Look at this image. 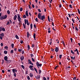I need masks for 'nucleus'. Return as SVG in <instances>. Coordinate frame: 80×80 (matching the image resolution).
Segmentation results:
<instances>
[{
	"mask_svg": "<svg viewBox=\"0 0 80 80\" xmlns=\"http://www.w3.org/2000/svg\"><path fill=\"white\" fill-rule=\"evenodd\" d=\"M20 59L21 60V61H23L24 59V57H23V56H22L21 57Z\"/></svg>",
	"mask_w": 80,
	"mask_h": 80,
	"instance_id": "nucleus-6",
	"label": "nucleus"
},
{
	"mask_svg": "<svg viewBox=\"0 0 80 80\" xmlns=\"http://www.w3.org/2000/svg\"><path fill=\"white\" fill-rule=\"evenodd\" d=\"M30 55L31 58H32V57H33V54H30Z\"/></svg>",
	"mask_w": 80,
	"mask_h": 80,
	"instance_id": "nucleus-36",
	"label": "nucleus"
},
{
	"mask_svg": "<svg viewBox=\"0 0 80 80\" xmlns=\"http://www.w3.org/2000/svg\"><path fill=\"white\" fill-rule=\"evenodd\" d=\"M28 49L27 50L28 51H29V50H30V45H28Z\"/></svg>",
	"mask_w": 80,
	"mask_h": 80,
	"instance_id": "nucleus-15",
	"label": "nucleus"
},
{
	"mask_svg": "<svg viewBox=\"0 0 80 80\" xmlns=\"http://www.w3.org/2000/svg\"><path fill=\"white\" fill-rule=\"evenodd\" d=\"M62 55H59V58L61 59L62 58Z\"/></svg>",
	"mask_w": 80,
	"mask_h": 80,
	"instance_id": "nucleus-44",
	"label": "nucleus"
},
{
	"mask_svg": "<svg viewBox=\"0 0 80 80\" xmlns=\"http://www.w3.org/2000/svg\"><path fill=\"white\" fill-rule=\"evenodd\" d=\"M75 29H76V30H77V31L78 30L77 27V26H76V27H75Z\"/></svg>",
	"mask_w": 80,
	"mask_h": 80,
	"instance_id": "nucleus-51",
	"label": "nucleus"
},
{
	"mask_svg": "<svg viewBox=\"0 0 80 80\" xmlns=\"http://www.w3.org/2000/svg\"><path fill=\"white\" fill-rule=\"evenodd\" d=\"M23 40H22L21 41H20V43L21 44H22L23 43Z\"/></svg>",
	"mask_w": 80,
	"mask_h": 80,
	"instance_id": "nucleus-62",
	"label": "nucleus"
},
{
	"mask_svg": "<svg viewBox=\"0 0 80 80\" xmlns=\"http://www.w3.org/2000/svg\"><path fill=\"white\" fill-rule=\"evenodd\" d=\"M74 52H77V53L78 55H79V52H78V49H76V50L74 51Z\"/></svg>",
	"mask_w": 80,
	"mask_h": 80,
	"instance_id": "nucleus-11",
	"label": "nucleus"
},
{
	"mask_svg": "<svg viewBox=\"0 0 80 80\" xmlns=\"http://www.w3.org/2000/svg\"><path fill=\"white\" fill-rule=\"evenodd\" d=\"M0 35H1L2 37H3L4 36V33L2 32L1 34H0Z\"/></svg>",
	"mask_w": 80,
	"mask_h": 80,
	"instance_id": "nucleus-19",
	"label": "nucleus"
},
{
	"mask_svg": "<svg viewBox=\"0 0 80 80\" xmlns=\"http://www.w3.org/2000/svg\"><path fill=\"white\" fill-rule=\"evenodd\" d=\"M77 10H78V12L79 14H80V9H78V8Z\"/></svg>",
	"mask_w": 80,
	"mask_h": 80,
	"instance_id": "nucleus-34",
	"label": "nucleus"
},
{
	"mask_svg": "<svg viewBox=\"0 0 80 80\" xmlns=\"http://www.w3.org/2000/svg\"><path fill=\"white\" fill-rule=\"evenodd\" d=\"M15 37L17 39H19V38H18V36L17 35H16Z\"/></svg>",
	"mask_w": 80,
	"mask_h": 80,
	"instance_id": "nucleus-28",
	"label": "nucleus"
},
{
	"mask_svg": "<svg viewBox=\"0 0 80 80\" xmlns=\"http://www.w3.org/2000/svg\"><path fill=\"white\" fill-rule=\"evenodd\" d=\"M20 12H22V11H23V8H21L20 9Z\"/></svg>",
	"mask_w": 80,
	"mask_h": 80,
	"instance_id": "nucleus-35",
	"label": "nucleus"
},
{
	"mask_svg": "<svg viewBox=\"0 0 80 80\" xmlns=\"http://www.w3.org/2000/svg\"><path fill=\"white\" fill-rule=\"evenodd\" d=\"M21 67L22 68H23V69H25V66H23V65H21Z\"/></svg>",
	"mask_w": 80,
	"mask_h": 80,
	"instance_id": "nucleus-31",
	"label": "nucleus"
},
{
	"mask_svg": "<svg viewBox=\"0 0 80 80\" xmlns=\"http://www.w3.org/2000/svg\"><path fill=\"white\" fill-rule=\"evenodd\" d=\"M31 47H32V48H33V47H34V44H32Z\"/></svg>",
	"mask_w": 80,
	"mask_h": 80,
	"instance_id": "nucleus-60",
	"label": "nucleus"
},
{
	"mask_svg": "<svg viewBox=\"0 0 80 80\" xmlns=\"http://www.w3.org/2000/svg\"><path fill=\"white\" fill-rule=\"evenodd\" d=\"M69 7L71 8H73V7H72V6L71 4L69 5Z\"/></svg>",
	"mask_w": 80,
	"mask_h": 80,
	"instance_id": "nucleus-50",
	"label": "nucleus"
},
{
	"mask_svg": "<svg viewBox=\"0 0 80 80\" xmlns=\"http://www.w3.org/2000/svg\"><path fill=\"white\" fill-rule=\"evenodd\" d=\"M25 74H28V71H25Z\"/></svg>",
	"mask_w": 80,
	"mask_h": 80,
	"instance_id": "nucleus-63",
	"label": "nucleus"
},
{
	"mask_svg": "<svg viewBox=\"0 0 80 80\" xmlns=\"http://www.w3.org/2000/svg\"><path fill=\"white\" fill-rule=\"evenodd\" d=\"M48 20L49 22H50V17H49V16H48Z\"/></svg>",
	"mask_w": 80,
	"mask_h": 80,
	"instance_id": "nucleus-33",
	"label": "nucleus"
},
{
	"mask_svg": "<svg viewBox=\"0 0 80 80\" xmlns=\"http://www.w3.org/2000/svg\"><path fill=\"white\" fill-rule=\"evenodd\" d=\"M35 20L37 22H38V18H36Z\"/></svg>",
	"mask_w": 80,
	"mask_h": 80,
	"instance_id": "nucleus-32",
	"label": "nucleus"
},
{
	"mask_svg": "<svg viewBox=\"0 0 80 80\" xmlns=\"http://www.w3.org/2000/svg\"><path fill=\"white\" fill-rule=\"evenodd\" d=\"M13 75H14V77H16V73L15 72L13 73Z\"/></svg>",
	"mask_w": 80,
	"mask_h": 80,
	"instance_id": "nucleus-53",
	"label": "nucleus"
},
{
	"mask_svg": "<svg viewBox=\"0 0 80 80\" xmlns=\"http://www.w3.org/2000/svg\"><path fill=\"white\" fill-rule=\"evenodd\" d=\"M72 21L73 22V23H75V20L73 19V18L72 19Z\"/></svg>",
	"mask_w": 80,
	"mask_h": 80,
	"instance_id": "nucleus-52",
	"label": "nucleus"
},
{
	"mask_svg": "<svg viewBox=\"0 0 80 80\" xmlns=\"http://www.w3.org/2000/svg\"><path fill=\"white\" fill-rule=\"evenodd\" d=\"M26 16L28 17V11H26L25 12Z\"/></svg>",
	"mask_w": 80,
	"mask_h": 80,
	"instance_id": "nucleus-13",
	"label": "nucleus"
},
{
	"mask_svg": "<svg viewBox=\"0 0 80 80\" xmlns=\"http://www.w3.org/2000/svg\"><path fill=\"white\" fill-rule=\"evenodd\" d=\"M10 23V22L9 21H7V23H6V25H9Z\"/></svg>",
	"mask_w": 80,
	"mask_h": 80,
	"instance_id": "nucleus-55",
	"label": "nucleus"
},
{
	"mask_svg": "<svg viewBox=\"0 0 80 80\" xmlns=\"http://www.w3.org/2000/svg\"><path fill=\"white\" fill-rule=\"evenodd\" d=\"M24 23L25 25H26V24H27V20H26V19H25L24 20Z\"/></svg>",
	"mask_w": 80,
	"mask_h": 80,
	"instance_id": "nucleus-40",
	"label": "nucleus"
},
{
	"mask_svg": "<svg viewBox=\"0 0 80 80\" xmlns=\"http://www.w3.org/2000/svg\"><path fill=\"white\" fill-rule=\"evenodd\" d=\"M11 71V70H10V69L8 70V72H10V75H11L12 74L11 73V72H10Z\"/></svg>",
	"mask_w": 80,
	"mask_h": 80,
	"instance_id": "nucleus-41",
	"label": "nucleus"
},
{
	"mask_svg": "<svg viewBox=\"0 0 80 80\" xmlns=\"http://www.w3.org/2000/svg\"><path fill=\"white\" fill-rule=\"evenodd\" d=\"M32 7L33 8H35V6L34 5V4H32Z\"/></svg>",
	"mask_w": 80,
	"mask_h": 80,
	"instance_id": "nucleus-58",
	"label": "nucleus"
},
{
	"mask_svg": "<svg viewBox=\"0 0 80 80\" xmlns=\"http://www.w3.org/2000/svg\"><path fill=\"white\" fill-rule=\"evenodd\" d=\"M29 75L30 76V77H33V74H32V73H30L29 74Z\"/></svg>",
	"mask_w": 80,
	"mask_h": 80,
	"instance_id": "nucleus-20",
	"label": "nucleus"
},
{
	"mask_svg": "<svg viewBox=\"0 0 80 80\" xmlns=\"http://www.w3.org/2000/svg\"><path fill=\"white\" fill-rule=\"evenodd\" d=\"M2 26L0 27V32L2 31Z\"/></svg>",
	"mask_w": 80,
	"mask_h": 80,
	"instance_id": "nucleus-54",
	"label": "nucleus"
},
{
	"mask_svg": "<svg viewBox=\"0 0 80 80\" xmlns=\"http://www.w3.org/2000/svg\"><path fill=\"white\" fill-rule=\"evenodd\" d=\"M27 78L28 80H30V77L29 76H28V77H27Z\"/></svg>",
	"mask_w": 80,
	"mask_h": 80,
	"instance_id": "nucleus-43",
	"label": "nucleus"
},
{
	"mask_svg": "<svg viewBox=\"0 0 80 80\" xmlns=\"http://www.w3.org/2000/svg\"><path fill=\"white\" fill-rule=\"evenodd\" d=\"M38 18L40 19V20H42L43 22L45 19V15H43L42 16V15L41 14V13H39L38 15Z\"/></svg>",
	"mask_w": 80,
	"mask_h": 80,
	"instance_id": "nucleus-1",
	"label": "nucleus"
},
{
	"mask_svg": "<svg viewBox=\"0 0 80 80\" xmlns=\"http://www.w3.org/2000/svg\"><path fill=\"white\" fill-rule=\"evenodd\" d=\"M36 35V34L35 33H34L33 35V38L35 40H36V38H35Z\"/></svg>",
	"mask_w": 80,
	"mask_h": 80,
	"instance_id": "nucleus-14",
	"label": "nucleus"
},
{
	"mask_svg": "<svg viewBox=\"0 0 80 80\" xmlns=\"http://www.w3.org/2000/svg\"><path fill=\"white\" fill-rule=\"evenodd\" d=\"M43 79L44 80H47V78H45V77H43Z\"/></svg>",
	"mask_w": 80,
	"mask_h": 80,
	"instance_id": "nucleus-56",
	"label": "nucleus"
},
{
	"mask_svg": "<svg viewBox=\"0 0 80 80\" xmlns=\"http://www.w3.org/2000/svg\"><path fill=\"white\" fill-rule=\"evenodd\" d=\"M55 51L56 52H58V47H57L55 48Z\"/></svg>",
	"mask_w": 80,
	"mask_h": 80,
	"instance_id": "nucleus-10",
	"label": "nucleus"
},
{
	"mask_svg": "<svg viewBox=\"0 0 80 80\" xmlns=\"http://www.w3.org/2000/svg\"><path fill=\"white\" fill-rule=\"evenodd\" d=\"M28 62L29 63V64H30L31 65H33V63L32 62V61H30V60L28 59Z\"/></svg>",
	"mask_w": 80,
	"mask_h": 80,
	"instance_id": "nucleus-4",
	"label": "nucleus"
},
{
	"mask_svg": "<svg viewBox=\"0 0 80 80\" xmlns=\"http://www.w3.org/2000/svg\"><path fill=\"white\" fill-rule=\"evenodd\" d=\"M27 37L28 38H29V36H31L30 34V33H29V32H27Z\"/></svg>",
	"mask_w": 80,
	"mask_h": 80,
	"instance_id": "nucleus-7",
	"label": "nucleus"
},
{
	"mask_svg": "<svg viewBox=\"0 0 80 80\" xmlns=\"http://www.w3.org/2000/svg\"><path fill=\"white\" fill-rule=\"evenodd\" d=\"M11 47H12V48H13L14 47V44L12 43L11 44Z\"/></svg>",
	"mask_w": 80,
	"mask_h": 80,
	"instance_id": "nucleus-21",
	"label": "nucleus"
},
{
	"mask_svg": "<svg viewBox=\"0 0 80 80\" xmlns=\"http://www.w3.org/2000/svg\"><path fill=\"white\" fill-rule=\"evenodd\" d=\"M33 66L32 65H30L29 67V68H30V69H31V68H32V67H33Z\"/></svg>",
	"mask_w": 80,
	"mask_h": 80,
	"instance_id": "nucleus-37",
	"label": "nucleus"
},
{
	"mask_svg": "<svg viewBox=\"0 0 80 80\" xmlns=\"http://www.w3.org/2000/svg\"><path fill=\"white\" fill-rule=\"evenodd\" d=\"M23 18H26L27 17L26 16V15H24L22 16Z\"/></svg>",
	"mask_w": 80,
	"mask_h": 80,
	"instance_id": "nucleus-29",
	"label": "nucleus"
},
{
	"mask_svg": "<svg viewBox=\"0 0 80 80\" xmlns=\"http://www.w3.org/2000/svg\"><path fill=\"white\" fill-rule=\"evenodd\" d=\"M34 70L37 73H38V71H37V69L35 68H34Z\"/></svg>",
	"mask_w": 80,
	"mask_h": 80,
	"instance_id": "nucleus-22",
	"label": "nucleus"
},
{
	"mask_svg": "<svg viewBox=\"0 0 80 80\" xmlns=\"http://www.w3.org/2000/svg\"><path fill=\"white\" fill-rule=\"evenodd\" d=\"M22 50V49H18V51L19 52H21Z\"/></svg>",
	"mask_w": 80,
	"mask_h": 80,
	"instance_id": "nucleus-38",
	"label": "nucleus"
},
{
	"mask_svg": "<svg viewBox=\"0 0 80 80\" xmlns=\"http://www.w3.org/2000/svg\"><path fill=\"white\" fill-rule=\"evenodd\" d=\"M17 16V18L18 19V22H19V25H20V22H21V18L20 17V15H19V14H18Z\"/></svg>",
	"mask_w": 80,
	"mask_h": 80,
	"instance_id": "nucleus-2",
	"label": "nucleus"
},
{
	"mask_svg": "<svg viewBox=\"0 0 80 80\" xmlns=\"http://www.w3.org/2000/svg\"><path fill=\"white\" fill-rule=\"evenodd\" d=\"M4 19H6V18H7V15H6L4 16Z\"/></svg>",
	"mask_w": 80,
	"mask_h": 80,
	"instance_id": "nucleus-26",
	"label": "nucleus"
},
{
	"mask_svg": "<svg viewBox=\"0 0 80 80\" xmlns=\"http://www.w3.org/2000/svg\"><path fill=\"white\" fill-rule=\"evenodd\" d=\"M23 27L25 29L26 28V27H25V24L23 23Z\"/></svg>",
	"mask_w": 80,
	"mask_h": 80,
	"instance_id": "nucleus-30",
	"label": "nucleus"
},
{
	"mask_svg": "<svg viewBox=\"0 0 80 80\" xmlns=\"http://www.w3.org/2000/svg\"><path fill=\"white\" fill-rule=\"evenodd\" d=\"M38 10L39 12H41L42 11L40 10V9H38Z\"/></svg>",
	"mask_w": 80,
	"mask_h": 80,
	"instance_id": "nucleus-45",
	"label": "nucleus"
},
{
	"mask_svg": "<svg viewBox=\"0 0 80 80\" xmlns=\"http://www.w3.org/2000/svg\"><path fill=\"white\" fill-rule=\"evenodd\" d=\"M4 61H5L4 60H3V59L2 60V64H3V63H5V62H4Z\"/></svg>",
	"mask_w": 80,
	"mask_h": 80,
	"instance_id": "nucleus-49",
	"label": "nucleus"
},
{
	"mask_svg": "<svg viewBox=\"0 0 80 80\" xmlns=\"http://www.w3.org/2000/svg\"><path fill=\"white\" fill-rule=\"evenodd\" d=\"M30 27H31V29H32L33 28V25L32 24V23H31L30 24Z\"/></svg>",
	"mask_w": 80,
	"mask_h": 80,
	"instance_id": "nucleus-23",
	"label": "nucleus"
},
{
	"mask_svg": "<svg viewBox=\"0 0 80 80\" xmlns=\"http://www.w3.org/2000/svg\"><path fill=\"white\" fill-rule=\"evenodd\" d=\"M12 73H15V72H17V69L13 68L12 69Z\"/></svg>",
	"mask_w": 80,
	"mask_h": 80,
	"instance_id": "nucleus-5",
	"label": "nucleus"
},
{
	"mask_svg": "<svg viewBox=\"0 0 80 80\" xmlns=\"http://www.w3.org/2000/svg\"><path fill=\"white\" fill-rule=\"evenodd\" d=\"M39 62H36V65H37V66H38V65H39Z\"/></svg>",
	"mask_w": 80,
	"mask_h": 80,
	"instance_id": "nucleus-47",
	"label": "nucleus"
},
{
	"mask_svg": "<svg viewBox=\"0 0 80 80\" xmlns=\"http://www.w3.org/2000/svg\"><path fill=\"white\" fill-rule=\"evenodd\" d=\"M6 63H11V60H8L6 62Z\"/></svg>",
	"mask_w": 80,
	"mask_h": 80,
	"instance_id": "nucleus-8",
	"label": "nucleus"
},
{
	"mask_svg": "<svg viewBox=\"0 0 80 80\" xmlns=\"http://www.w3.org/2000/svg\"><path fill=\"white\" fill-rule=\"evenodd\" d=\"M26 22L27 25H30V24L29 23H28V20H26Z\"/></svg>",
	"mask_w": 80,
	"mask_h": 80,
	"instance_id": "nucleus-18",
	"label": "nucleus"
},
{
	"mask_svg": "<svg viewBox=\"0 0 80 80\" xmlns=\"http://www.w3.org/2000/svg\"><path fill=\"white\" fill-rule=\"evenodd\" d=\"M3 43H1V47H3Z\"/></svg>",
	"mask_w": 80,
	"mask_h": 80,
	"instance_id": "nucleus-59",
	"label": "nucleus"
},
{
	"mask_svg": "<svg viewBox=\"0 0 80 80\" xmlns=\"http://www.w3.org/2000/svg\"><path fill=\"white\" fill-rule=\"evenodd\" d=\"M7 13H8V15H9V14H10V11H9V10H8L7 11Z\"/></svg>",
	"mask_w": 80,
	"mask_h": 80,
	"instance_id": "nucleus-25",
	"label": "nucleus"
},
{
	"mask_svg": "<svg viewBox=\"0 0 80 80\" xmlns=\"http://www.w3.org/2000/svg\"><path fill=\"white\" fill-rule=\"evenodd\" d=\"M71 53H72V54H73V55H74V54H75V52H73V50H71Z\"/></svg>",
	"mask_w": 80,
	"mask_h": 80,
	"instance_id": "nucleus-27",
	"label": "nucleus"
},
{
	"mask_svg": "<svg viewBox=\"0 0 80 80\" xmlns=\"http://www.w3.org/2000/svg\"><path fill=\"white\" fill-rule=\"evenodd\" d=\"M42 64H39V65H38V66H39V67H41V66H42Z\"/></svg>",
	"mask_w": 80,
	"mask_h": 80,
	"instance_id": "nucleus-57",
	"label": "nucleus"
},
{
	"mask_svg": "<svg viewBox=\"0 0 80 80\" xmlns=\"http://www.w3.org/2000/svg\"><path fill=\"white\" fill-rule=\"evenodd\" d=\"M4 60L6 62H7V61L8 60V57L7 56H5L4 57Z\"/></svg>",
	"mask_w": 80,
	"mask_h": 80,
	"instance_id": "nucleus-3",
	"label": "nucleus"
},
{
	"mask_svg": "<svg viewBox=\"0 0 80 80\" xmlns=\"http://www.w3.org/2000/svg\"><path fill=\"white\" fill-rule=\"evenodd\" d=\"M2 19H4V16H2L1 17L0 19L2 20Z\"/></svg>",
	"mask_w": 80,
	"mask_h": 80,
	"instance_id": "nucleus-16",
	"label": "nucleus"
},
{
	"mask_svg": "<svg viewBox=\"0 0 80 80\" xmlns=\"http://www.w3.org/2000/svg\"><path fill=\"white\" fill-rule=\"evenodd\" d=\"M4 54H7V53H8V51H4Z\"/></svg>",
	"mask_w": 80,
	"mask_h": 80,
	"instance_id": "nucleus-24",
	"label": "nucleus"
},
{
	"mask_svg": "<svg viewBox=\"0 0 80 80\" xmlns=\"http://www.w3.org/2000/svg\"><path fill=\"white\" fill-rule=\"evenodd\" d=\"M2 31H3V32H5V29L4 28H3L2 27Z\"/></svg>",
	"mask_w": 80,
	"mask_h": 80,
	"instance_id": "nucleus-17",
	"label": "nucleus"
},
{
	"mask_svg": "<svg viewBox=\"0 0 80 80\" xmlns=\"http://www.w3.org/2000/svg\"><path fill=\"white\" fill-rule=\"evenodd\" d=\"M73 80H75L77 78H76V77H74V78H73Z\"/></svg>",
	"mask_w": 80,
	"mask_h": 80,
	"instance_id": "nucleus-64",
	"label": "nucleus"
},
{
	"mask_svg": "<svg viewBox=\"0 0 80 80\" xmlns=\"http://www.w3.org/2000/svg\"><path fill=\"white\" fill-rule=\"evenodd\" d=\"M31 58L32 61V62H35V60L34 59H33V58Z\"/></svg>",
	"mask_w": 80,
	"mask_h": 80,
	"instance_id": "nucleus-48",
	"label": "nucleus"
},
{
	"mask_svg": "<svg viewBox=\"0 0 80 80\" xmlns=\"http://www.w3.org/2000/svg\"><path fill=\"white\" fill-rule=\"evenodd\" d=\"M11 53H13V50H12L10 52Z\"/></svg>",
	"mask_w": 80,
	"mask_h": 80,
	"instance_id": "nucleus-42",
	"label": "nucleus"
},
{
	"mask_svg": "<svg viewBox=\"0 0 80 80\" xmlns=\"http://www.w3.org/2000/svg\"><path fill=\"white\" fill-rule=\"evenodd\" d=\"M36 78L37 79H38V78H40V75H38L37 77H36Z\"/></svg>",
	"mask_w": 80,
	"mask_h": 80,
	"instance_id": "nucleus-12",
	"label": "nucleus"
},
{
	"mask_svg": "<svg viewBox=\"0 0 80 80\" xmlns=\"http://www.w3.org/2000/svg\"><path fill=\"white\" fill-rule=\"evenodd\" d=\"M17 15H15L13 18L14 20H16V19H17Z\"/></svg>",
	"mask_w": 80,
	"mask_h": 80,
	"instance_id": "nucleus-9",
	"label": "nucleus"
},
{
	"mask_svg": "<svg viewBox=\"0 0 80 80\" xmlns=\"http://www.w3.org/2000/svg\"><path fill=\"white\" fill-rule=\"evenodd\" d=\"M22 54H24V50H22Z\"/></svg>",
	"mask_w": 80,
	"mask_h": 80,
	"instance_id": "nucleus-61",
	"label": "nucleus"
},
{
	"mask_svg": "<svg viewBox=\"0 0 80 80\" xmlns=\"http://www.w3.org/2000/svg\"><path fill=\"white\" fill-rule=\"evenodd\" d=\"M42 73V71H41V70L40 69L39 70V74H40V73Z\"/></svg>",
	"mask_w": 80,
	"mask_h": 80,
	"instance_id": "nucleus-46",
	"label": "nucleus"
},
{
	"mask_svg": "<svg viewBox=\"0 0 80 80\" xmlns=\"http://www.w3.org/2000/svg\"><path fill=\"white\" fill-rule=\"evenodd\" d=\"M51 50L52 52H54L55 51V50L52 48H51Z\"/></svg>",
	"mask_w": 80,
	"mask_h": 80,
	"instance_id": "nucleus-39",
	"label": "nucleus"
}]
</instances>
